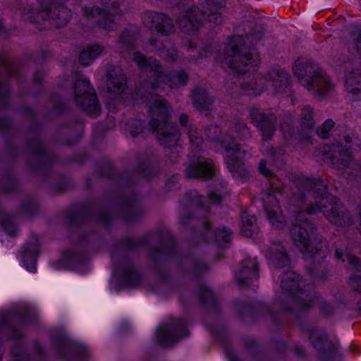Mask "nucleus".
Here are the masks:
<instances>
[{"instance_id": "obj_1", "label": "nucleus", "mask_w": 361, "mask_h": 361, "mask_svg": "<svg viewBox=\"0 0 361 361\" xmlns=\"http://www.w3.org/2000/svg\"><path fill=\"white\" fill-rule=\"evenodd\" d=\"M133 61L141 68L149 71V78L144 80L137 90V94L148 100L151 118L149 126L157 132L158 140L165 149V154L175 163L179 157L181 147L178 145L180 136L178 126L169 121V106L159 94L166 86L170 88L185 87L189 82V75L183 69L173 70L165 73L159 62L152 58L147 59L140 52L133 54Z\"/></svg>"}, {"instance_id": "obj_2", "label": "nucleus", "mask_w": 361, "mask_h": 361, "mask_svg": "<svg viewBox=\"0 0 361 361\" xmlns=\"http://www.w3.org/2000/svg\"><path fill=\"white\" fill-rule=\"evenodd\" d=\"M153 239L159 240V245L151 251V257L154 261L166 260L176 254V244L171 233L168 230H162L154 235H145L135 240L128 238L121 241L111 255L115 265L114 271L121 272V282L128 287H137L141 283V276L132 262L126 257L122 256L118 260L120 254L127 251H134L140 245H148Z\"/></svg>"}, {"instance_id": "obj_3", "label": "nucleus", "mask_w": 361, "mask_h": 361, "mask_svg": "<svg viewBox=\"0 0 361 361\" xmlns=\"http://www.w3.org/2000/svg\"><path fill=\"white\" fill-rule=\"evenodd\" d=\"M293 184L298 190L295 198L304 202L307 198L314 200L307 209V214L322 212L324 216L337 226H347L351 224L352 218L340 200L328 192V185L320 178H307L297 176Z\"/></svg>"}, {"instance_id": "obj_4", "label": "nucleus", "mask_w": 361, "mask_h": 361, "mask_svg": "<svg viewBox=\"0 0 361 361\" xmlns=\"http://www.w3.org/2000/svg\"><path fill=\"white\" fill-rule=\"evenodd\" d=\"M264 252L266 257L275 269L273 274L281 276V288L287 293V301L276 300L274 304L275 307H279L283 312L298 310L301 302L309 298L310 293L301 288L304 286V281L300 280V276L288 269L290 259L286 250L281 243L274 241Z\"/></svg>"}, {"instance_id": "obj_5", "label": "nucleus", "mask_w": 361, "mask_h": 361, "mask_svg": "<svg viewBox=\"0 0 361 361\" xmlns=\"http://www.w3.org/2000/svg\"><path fill=\"white\" fill-rule=\"evenodd\" d=\"M306 216L307 214L303 211L297 212L294 216L290 231V235L303 256L306 259H312L309 265L310 275L314 278L324 279L328 273L325 255L322 248L312 245V238L314 237L316 228Z\"/></svg>"}, {"instance_id": "obj_6", "label": "nucleus", "mask_w": 361, "mask_h": 361, "mask_svg": "<svg viewBox=\"0 0 361 361\" xmlns=\"http://www.w3.org/2000/svg\"><path fill=\"white\" fill-rule=\"evenodd\" d=\"M252 35L233 36L227 46L225 53V61L231 69L238 73H244L259 63L258 52L254 47L247 44V42L252 41Z\"/></svg>"}, {"instance_id": "obj_7", "label": "nucleus", "mask_w": 361, "mask_h": 361, "mask_svg": "<svg viewBox=\"0 0 361 361\" xmlns=\"http://www.w3.org/2000/svg\"><path fill=\"white\" fill-rule=\"evenodd\" d=\"M207 138L214 142L221 143L227 155V166L233 176L242 180H246L249 176V171L240 157L245 154L244 150L240 149V145L236 142L232 135H221L220 128L215 125L208 126L205 130Z\"/></svg>"}, {"instance_id": "obj_8", "label": "nucleus", "mask_w": 361, "mask_h": 361, "mask_svg": "<svg viewBox=\"0 0 361 361\" xmlns=\"http://www.w3.org/2000/svg\"><path fill=\"white\" fill-rule=\"evenodd\" d=\"M293 69L294 76L312 94L323 97L330 92L332 84L317 63L313 61L295 62Z\"/></svg>"}, {"instance_id": "obj_9", "label": "nucleus", "mask_w": 361, "mask_h": 361, "mask_svg": "<svg viewBox=\"0 0 361 361\" xmlns=\"http://www.w3.org/2000/svg\"><path fill=\"white\" fill-rule=\"evenodd\" d=\"M290 75L283 69L270 71L266 78L257 75L250 82H243L242 90L249 95L257 96L264 92L267 85H271L275 92H279L289 85Z\"/></svg>"}, {"instance_id": "obj_10", "label": "nucleus", "mask_w": 361, "mask_h": 361, "mask_svg": "<svg viewBox=\"0 0 361 361\" xmlns=\"http://www.w3.org/2000/svg\"><path fill=\"white\" fill-rule=\"evenodd\" d=\"M74 100L85 112L92 117H97L100 114V105L94 88L90 80L78 75L73 84Z\"/></svg>"}, {"instance_id": "obj_11", "label": "nucleus", "mask_w": 361, "mask_h": 361, "mask_svg": "<svg viewBox=\"0 0 361 361\" xmlns=\"http://www.w3.org/2000/svg\"><path fill=\"white\" fill-rule=\"evenodd\" d=\"M106 4L111 5V11L102 9L98 6H84L82 8L83 17L92 25L98 26L106 30H112L116 25L113 16L121 12V5L124 0H103Z\"/></svg>"}, {"instance_id": "obj_12", "label": "nucleus", "mask_w": 361, "mask_h": 361, "mask_svg": "<svg viewBox=\"0 0 361 361\" xmlns=\"http://www.w3.org/2000/svg\"><path fill=\"white\" fill-rule=\"evenodd\" d=\"M67 0H38L41 6V11L33 21L39 23V20H53V25L56 28L67 25L72 14L70 9L63 6Z\"/></svg>"}, {"instance_id": "obj_13", "label": "nucleus", "mask_w": 361, "mask_h": 361, "mask_svg": "<svg viewBox=\"0 0 361 361\" xmlns=\"http://www.w3.org/2000/svg\"><path fill=\"white\" fill-rule=\"evenodd\" d=\"M27 147L32 159L37 162L35 165L29 162V167L32 170L43 172L56 160L54 154L42 144L39 134L36 130L31 132Z\"/></svg>"}, {"instance_id": "obj_14", "label": "nucleus", "mask_w": 361, "mask_h": 361, "mask_svg": "<svg viewBox=\"0 0 361 361\" xmlns=\"http://www.w3.org/2000/svg\"><path fill=\"white\" fill-rule=\"evenodd\" d=\"M113 217L114 215L97 204H92L69 211L66 214L68 222L73 226H79L85 221L91 219L102 224L108 225Z\"/></svg>"}, {"instance_id": "obj_15", "label": "nucleus", "mask_w": 361, "mask_h": 361, "mask_svg": "<svg viewBox=\"0 0 361 361\" xmlns=\"http://www.w3.org/2000/svg\"><path fill=\"white\" fill-rule=\"evenodd\" d=\"M188 334L184 319L171 318L157 330V341L162 347H169Z\"/></svg>"}, {"instance_id": "obj_16", "label": "nucleus", "mask_w": 361, "mask_h": 361, "mask_svg": "<svg viewBox=\"0 0 361 361\" xmlns=\"http://www.w3.org/2000/svg\"><path fill=\"white\" fill-rule=\"evenodd\" d=\"M252 123L258 129L262 135V140H271L274 135L277 126V117L271 111L266 112L263 109L252 108L249 114Z\"/></svg>"}, {"instance_id": "obj_17", "label": "nucleus", "mask_w": 361, "mask_h": 361, "mask_svg": "<svg viewBox=\"0 0 361 361\" xmlns=\"http://www.w3.org/2000/svg\"><path fill=\"white\" fill-rule=\"evenodd\" d=\"M334 61L336 66L344 68L346 90L348 92H355L359 87H361L360 62L350 59L346 55L335 56Z\"/></svg>"}, {"instance_id": "obj_18", "label": "nucleus", "mask_w": 361, "mask_h": 361, "mask_svg": "<svg viewBox=\"0 0 361 361\" xmlns=\"http://www.w3.org/2000/svg\"><path fill=\"white\" fill-rule=\"evenodd\" d=\"M203 197L198 194L197 190H190L188 192L185 196V206L180 212V224L183 225H188L190 221H194L195 217L190 214L187 213V208L195 207L196 212L201 214L202 220L201 224L205 232L209 229V224L207 219V215L209 212L208 208L203 205Z\"/></svg>"}, {"instance_id": "obj_19", "label": "nucleus", "mask_w": 361, "mask_h": 361, "mask_svg": "<svg viewBox=\"0 0 361 361\" xmlns=\"http://www.w3.org/2000/svg\"><path fill=\"white\" fill-rule=\"evenodd\" d=\"M270 188L262 198L267 216L273 226L278 228L283 226V217L281 214L279 202L275 197L276 192H281V185L279 180L269 183Z\"/></svg>"}, {"instance_id": "obj_20", "label": "nucleus", "mask_w": 361, "mask_h": 361, "mask_svg": "<svg viewBox=\"0 0 361 361\" xmlns=\"http://www.w3.org/2000/svg\"><path fill=\"white\" fill-rule=\"evenodd\" d=\"M0 66L2 73H0V110L6 108L8 104L10 94L7 80L11 77H18V65L11 61L7 56L0 54Z\"/></svg>"}, {"instance_id": "obj_21", "label": "nucleus", "mask_w": 361, "mask_h": 361, "mask_svg": "<svg viewBox=\"0 0 361 361\" xmlns=\"http://www.w3.org/2000/svg\"><path fill=\"white\" fill-rule=\"evenodd\" d=\"M53 343L58 355L62 359L83 358L88 355V350L83 345L73 342L63 334L56 336Z\"/></svg>"}, {"instance_id": "obj_22", "label": "nucleus", "mask_w": 361, "mask_h": 361, "mask_svg": "<svg viewBox=\"0 0 361 361\" xmlns=\"http://www.w3.org/2000/svg\"><path fill=\"white\" fill-rule=\"evenodd\" d=\"M142 18L146 26L154 28L163 35H169L175 31L172 20L163 13L148 11L142 14Z\"/></svg>"}, {"instance_id": "obj_23", "label": "nucleus", "mask_w": 361, "mask_h": 361, "mask_svg": "<svg viewBox=\"0 0 361 361\" xmlns=\"http://www.w3.org/2000/svg\"><path fill=\"white\" fill-rule=\"evenodd\" d=\"M146 212L145 208L139 202L134 194H130L121 199L119 205V211L115 216H120L126 221H133Z\"/></svg>"}, {"instance_id": "obj_24", "label": "nucleus", "mask_w": 361, "mask_h": 361, "mask_svg": "<svg viewBox=\"0 0 361 361\" xmlns=\"http://www.w3.org/2000/svg\"><path fill=\"white\" fill-rule=\"evenodd\" d=\"M235 281L240 288H247L254 281L259 279L258 262L256 258L243 259L234 274Z\"/></svg>"}, {"instance_id": "obj_25", "label": "nucleus", "mask_w": 361, "mask_h": 361, "mask_svg": "<svg viewBox=\"0 0 361 361\" xmlns=\"http://www.w3.org/2000/svg\"><path fill=\"white\" fill-rule=\"evenodd\" d=\"M216 167L210 159H198L185 169V175L190 178L209 180L215 175Z\"/></svg>"}, {"instance_id": "obj_26", "label": "nucleus", "mask_w": 361, "mask_h": 361, "mask_svg": "<svg viewBox=\"0 0 361 361\" xmlns=\"http://www.w3.org/2000/svg\"><path fill=\"white\" fill-rule=\"evenodd\" d=\"M107 91L114 96H119L127 89V80L123 70L115 66L108 68L106 73Z\"/></svg>"}, {"instance_id": "obj_27", "label": "nucleus", "mask_w": 361, "mask_h": 361, "mask_svg": "<svg viewBox=\"0 0 361 361\" xmlns=\"http://www.w3.org/2000/svg\"><path fill=\"white\" fill-rule=\"evenodd\" d=\"M309 334V339L312 346L319 353L324 354H333L337 350V345L332 343L327 336L326 333L314 328H307Z\"/></svg>"}, {"instance_id": "obj_28", "label": "nucleus", "mask_w": 361, "mask_h": 361, "mask_svg": "<svg viewBox=\"0 0 361 361\" xmlns=\"http://www.w3.org/2000/svg\"><path fill=\"white\" fill-rule=\"evenodd\" d=\"M155 174V171L150 167L145 160L139 161L138 168L135 171H126L123 174L116 175L115 177L117 184L121 188L128 187L137 180V177L141 176L149 178Z\"/></svg>"}, {"instance_id": "obj_29", "label": "nucleus", "mask_w": 361, "mask_h": 361, "mask_svg": "<svg viewBox=\"0 0 361 361\" xmlns=\"http://www.w3.org/2000/svg\"><path fill=\"white\" fill-rule=\"evenodd\" d=\"M177 23L184 32L189 33L197 30L202 23L199 8L194 6L180 13L177 18Z\"/></svg>"}, {"instance_id": "obj_30", "label": "nucleus", "mask_w": 361, "mask_h": 361, "mask_svg": "<svg viewBox=\"0 0 361 361\" xmlns=\"http://www.w3.org/2000/svg\"><path fill=\"white\" fill-rule=\"evenodd\" d=\"M207 8L200 11L201 18L212 25H221L224 21L222 13L219 11L226 4V0H204Z\"/></svg>"}, {"instance_id": "obj_31", "label": "nucleus", "mask_w": 361, "mask_h": 361, "mask_svg": "<svg viewBox=\"0 0 361 361\" xmlns=\"http://www.w3.org/2000/svg\"><path fill=\"white\" fill-rule=\"evenodd\" d=\"M39 252L38 239L34 236L28 243H25L23 247V262L26 268L30 272L36 271V261Z\"/></svg>"}, {"instance_id": "obj_32", "label": "nucleus", "mask_w": 361, "mask_h": 361, "mask_svg": "<svg viewBox=\"0 0 361 361\" xmlns=\"http://www.w3.org/2000/svg\"><path fill=\"white\" fill-rule=\"evenodd\" d=\"M314 111L313 109L309 106H305L302 109L300 114V126L302 132L300 136L302 140L308 141L310 138V133L314 127Z\"/></svg>"}, {"instance_id": "obj_33", "label": "nucleus", "mask_w": 361, "mask_h": 361, "mask_svg": "<svg viewBox=\"0 0 361 361\" xmlns=\"http://www.w3.org/2000/svg\"><path fill=\"white\" fill-rule=\"evenodd\" d=\"M190 99L193 106L200 111L208 110L214 102L207 90L201 87H197L192 91Z\"/></svg>"}, {"instance_id": "obj_34", "label": "nucleus", "mask_w": 361, "mask_h": 361, "mask_svg": "<svg viewBox=\"0 0 361 361\" xmlns=\"http://www.w3.org/2000/svg\"><path fill=\"white\" fill-rule=\"evenodd\" d=\"M314 305H317L321 312L325 315H330L335 310L334 306L326 302L322 298L310 294L309 298L305 299L304 302H301L298 311L307 310Z\"/></svg>"}, {"instance_id": "obj_35", "label": "nucleus", "mask_w": 361, "mask_h": 361, "mask_svg": "<svg viewBox=\"0 0 361 361\" xmlns=\"http://www.w3.org/2000/svg\"><path fill=\"white\" fill-rule=\"evenodd\" d=\"M327 156L331 164L338 168L346 167L351 161L350 152L343 147H334Z\"/></svg>"}, {"instance_id": "obj_36", "label": "nucleus", "mask_w": 361, "mask_h": 361, "mask_svg": "<svg viewBox=\"0 0 361 361\" xmlns=\"http://www.w3.org/2000/svg\"><path fill=\"white\" fill-rule=\"evenodd\" d=\"M137 32V27L133 25L125 27L116 41L118 49L132 47L136 40Z\"/></svg>"}, {"instance_id": "obj_37", "label": "nucleus", "mask_w": 361, "mask_h": 361, "mask_svg": "<svg viewBox=\"0 0 361 361\" xmlns=\"http://www.w3.org/2000/svg\"><path fill=\"white\" fill-rule=\"evenodd\" d=\"M104 47L93 44L83 49L79 55V61L82 66H89L103 51Z\"/></svg>"}, {"instance_id": "obj_38", "label": "nucleus", "mask_w": 361, "mask_h": 361, "mask_svg": "<svg viewBox=\"0 0 361 361\" xmlns=\"http://www.w3.org/2000/svg\"><path fill=\"white\" fill-rule=\"evenodd\" d=\"M199 296L202 305L212 310L217 308V300L212 291L204 284H201L199 288Z\"/></svg>"}, {"instance_id": "obj_39", "label": "nucleus", "mask_w": 361, "mask_h": 361, "mask_svg": "<svg viewBox=\"0 0 361 361\" xmlns=\"http://www.w3.org/2000/svg\"><path fill=\"white\" fill-rule=\"evenodd\" d=\"M234 133L240 140H247L252 137L251 131L243 120H235L233 128L229 130L228 134L233 135ZM233 137H234V136Z\"/></svg>"}, {"instance_id": "obj_40", "label": "nucleus", "mask_w": 361, "mask_h": 361, "mask_svg": "<svg viewBox=\"0 0 361 361\" xmlns=\"http://www.w3.org/2000/svg\"><path fill=\"white\" fill-rule=\"evenodd\" d=\"M232 233L229 229L223 227L219 228L214 234V241L216 247L225 249L229 247L232 238Z\"/></svg>"}, {"instance_id": "obj_41", "label": "nucleus", "mask_w": 361, "mask_h": 361, "mask_svg": "<svg viewBox=\"0 0 361 361\" xmlns=\"http://www.w3.org/2000/svg\"><path fill=\"white\" fill-rule=\"evenodd\" d=\"M242 228L241 231L246 237H252L254 233L257 231L256 218L245 213L242 217Z\"/></svg>"}, {"instance_id": "obj_42", "label": "nucleus", "mask_w": 361, "mask_h": 361, "mask_svg": "<svg viewBox=\"0 0 361 361\" xmlns=\"http://www.w3.org/2000/svg\"><path fill=\"white\" fill-rule=\"evenodd\" d=\"M188 135L191 147L196 151H200L202 149L204 140L195 126L192 124L189 125L188 128Z\"/></svg>"}, {"instance_id": "obj_43", "label": "nucleus", "mask_w": 361, "mask_h": 361, "mask_svg": "<svg viewBox=\"0 0 361 361\" xmlns=\"http://www.w3.org/2000/svg\"><path fill=\"white\" fill-rule=\"evenodd\" d=\"M335 257L343 262L347 261L353 269L357 271H361V261L357 257L348 253L343 254L342 250L339 248L336 250Z\"/></svg>"}, {"instance_id": "obj_44", "label": "nucleus", "mask_w": 361, "mask_h": 361, "mask_svg": "<svg viewBox=\"0 0 361 361\" xmlns=\"http://www.w3.org/2000/svg\"><path fill=\"white\" fill-rule=\"evenodd\" d=\"M0 226L8 235H16V225L11 215L0 212Z\"/></svg>"}, {"instance_id": "obj_45", "label": "nucleus", "mask_w": 361, "mask_h": 361, "mask_svg": "<svg viewBox=\"0 0 361 361\" xmlns=\"http://www.w3.org/2000/svg\"><path fill=\"white\" fill-rule=\"evenodd\" d=\"M38 209L37 202L33 198L26 199L21 205V212L25 215L31 216L35 214Z\"/></svg>"}, {"instance_id": "obj_46", "label": "nucleus", "mask_w": 361, "mask_h": 361, "mask_svg": "<svg viewBox=\"0 0 361 361\" xmlns=\"http://www.w3.org/2000/svg\"><path fill=\"white\" fill-rule=\"evenodd\" d=\"M128 132L133 137H136L143 131V123L140 119H131L128 121Z\"/></svg>"}, {"instance_id": "obj_47", "label": "nucleus", "mask_w": 361, "mask_h": 361, "mask_svg": "<svg viewBox=\"0 0 361 361\" xmlns=\"http://www.w3.org/2000/svg\"><path fill=\"white\" fill-rule=\"evenodd\" d=\"M13 361H30L29 355L24 350L22 345L18 343L11 350Z\"/></svg>"}, {"instance_id": "obj_48", "label": "nucleus", "mask_w": 361, "mask_h": 361, "mask_svg": "<svg viewBox=\"0 0 361 361\" xmlns=\"http://www.w3.org/2000/svg\"><path fill=\"white\" fill-rule=\"evenodd\" d=\"M17 180L14 176L11 174L5 175L4 180L0 183V188L2 191L8 192L13 191L17 188Z\"/></svg>"}, {"instance_id": "obj_49", "label": "nucleus", "mask_w": 361, "mask_h": 361, "mask_svg": "<svg viewBox=\"0 0 361 361\" xmlns=\"http://www.w3.org/2000/svg\"><path fill=\"white\" fill-rule=\"evenodd\" d=\"M68 261L73 265L82 264L87 261V255L83 252L71 251L68 253Z\"/></svg>"}, {"instance_id": "obj_50", "label": "nucleus", "mask_w": 361, "mask_h": 361, "mask_svg": "<svg viewBox=\"0 0 361 361\" xmlns=\"http://www.w3.org/2000/svg\"><path fill=\"white\" fill-rule=\"evenodd\" d=\"M350 287L356 292L361 294V275L359 274H353L349 279ZM357 310L361 313V299L357 302Z\"/></svg>"}, {"instance_id": "obj_51", "label": "nucleus", "mask_w": 361, "mask_h": 361, "mask_svg": "<svg viewBox=\"0 0 361 361\" xmlns=\"http://www.w3.org/2000/svg\"><path fill=\"white\" fill-rule=\"evenodd\" d=\"M334 122L331 119L326 120L324 123L317 128V134L322 139H326L329 137V132L334 126Z\"/></svg>"}, {"instance_id": "obj_52", "label": "nucleus", "mask_w": 361, "mask_h": 361, "mask_svg": "<svg viewBox=\"0 0 361 361\" xmlns=\"http://www.w3.org/2000/svg\"><path fill=\"white\" fill-rule=\"evenodd\" d=\"M208 270L209 267L204 262L197 259L192 260L191 271L195 276H198L202 274L206 273L208 271Z\"/></svg>"}, {"instance_id": "obj_53", "label": "nucleus", "mask_w": 361, "mask_h": 361, "mask_svg": "<svg viewBox=\"0 0 361 361\" xmlns=\"http://www.w3.org/2000/svg\"><path fill=\"white\" fill-rule=\"evenodd\" d=\"M278 151L279 152H277L276 149L272 147L270 149V154H271V157H273L274 164L277 167L281 168L284 165V161L283 159H281L280 157V156H282L284 154V150L282 149H279Z\"/></svg>"}, {"instance_id": "obj_54", "label": "nucleus", "mask_w": 361, "mask_h": 361, "mask_svg": "<svg viewBox=\"0 0 361 361\" xmlns=\"http://www.w3.org/2000/svg\"><path fill=\"white\" fill-rule=\"evenodd\" d=\"M350 33L353 39L355 42L356 48L361 54V26H355Z\"/></svg>"}, {"instance_id": "obj_55", "label": "nucleus", "mask_w": 361, "mask_h": 361, "mask_svg": "<svg viewBox=\"0 0 361 361\" xmlns=\"http://www.w3.org/2000/svg\"><path fill=\"white\" fill-rule=\"evenodd\" d=\"M12 132V124L10 119L0 118V133L3 135L10 134Z\"/></svg>"}, {"instance_id": "obj_56", "label": "nucleus", "mask_w": 361, "mask_h": 361, "mask_svg": "<svg viewBox=\"0 0 361 361\" xmlns=\"http://www.w3.org/2000/svg\"><path fill=\"white\" fill-rule=\"evenodd\" d=\"M99 176L106 177V178H110L115 176L113 166L110 162H106L104 164V168L102 169H101V171H99Z\"/></svg>"}, {"instance_id": "obj_57", "label": "nucleus", "mask_w": 361, "mask_h": 361, "mask_svg": "<svg viewBox=\"0 0 361 361\" xmlns=\"http://www.w3.org/2000/svg\"><path fill=\"white\" fill-rule=\"evenodd\" d=\"M166 188L169 190H178L180 188V185L178 183V176L173 175L166 182Z\"/></svg>"}, {"instance_id": "obj_58", "label": "nucleus", "mask_w": 361, "mask_h": 361, "mask_svg": "<svg viewBox=\"0 0 361 361\" xmlns=\"http://www.w3.org/2000/svg\"><path fill=\"white\" fill-rule=\"evenodd\" d=\"M259 172L267 178H271L273 176V173L271 170H269L267 167V161L262 159L260 161L258 166Z\"/></svg>"}, {"instance_id": "obj_59", "label": "nucleus", "mask_w": 361, "mask_h": 361, "mask_svg": "<svg viewBox=\"0 0 361 361\" xmlns=\"http://www.w3.org/2000/svg\"><path fill=\"white\" fill-rule=\"evenodd\" d=\"M15 153L11 149H8L5 154L0 155V161L4 162L6 159H8L9 162H12L14 160Z\"/></svg>"}, {"instance_id": "obj_60", "label": "nucleus", "mask_w": 361, "mask_h": 361, "mask_svg": "<svg viewBox=\"0 0 361 361\" xmlns=\"http://www.w3.org/2000/svg\"><path fill=\"white\" fill-rule=\"evenodd\" d=\"M44 78V72L41 70L37 71L34 74L33 85L40 87Z\"/></svg>"}, {"instance_id": "obj_61", "label": "nucleus", "mask_w": 361, "mask_h": 361, "mask_svg": "<svg viewBox=\"0 0 361 361\" xmlns=\"http://www.w3.org/2000/svg\"><path fill=\"white\" fill-rule=\"evenodd\" d=\"M208 195H209V198L214 204H219L223 199V196L216 191L210 192L208 194Z\"/></svg>"}, {"instance_id": "obj_62", "label": "nucleus", "mask_w": 361, "mask_h": 361, "mask_svg": "<svg viewBox=\"0 0 361 361\" xmlns=\"http://www.w3.org/2000/svg\"><path fill=\"white\" fill-rule=\"evenodd\" d=\"M179 123L181 126L188 128V116L185 114H182L179 116Z\"/></svg>"}, {"instance_id": "obj_63", "label": "nucleus", "mask_w": 361, "mask_h": 361, "mask_svg": "<svg viewBox=\"0 0 361 361\" xmlns=\"http://www.w3.org/2000/svg\"><path fill=\"white\" fill-rule=\"evenodd\" d=\"M352 94V100L354 102H361V87H358L357 90L355 92H350Z\"/></svg>"}, {"instance_id": "obj_64", "label": "nucleus", "mask_w": 361, "mask_h": 361, "mask_svg": "<svg viewBox=\"0 0 361 361\" xmlns=\"http://www.w3.org/2000/svg\"><path fill=\"white\" fill-rule=\"evenodd\" d=\"M226 355L229 361H240L231 349L226 350Z\"/></svg>"}]
</instances>
